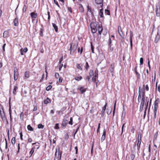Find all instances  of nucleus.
I'll return each instance as SVG.
<instances>
[{
    "mask_svg": "<svg viewBox=\"0 0 160 160\" xmlns=\"http://www.w3.org/2000/svg\"><path fill=\"white\" fill-rule=\"evenodd\" d=\"M98 71L97 69L95 71L94 73L92 70H90L89 72V75L87 77L86 79L88 80V81H89L90 78H92L91 81L95 82L96 78L98 76Z\"/></svg>",
    "mask_w": 160,
    "mask_h": 160,
    "instance_id": "nucleus-1",
    "label": "nucleus"
},
{
    "mask_svg": "<svg viewBox=\"0 0 160 160\" xmlns=\"http://www.w3.org/2000/svg\"><path fill=\"white\" fill-rule=\"evenodd\" d=\"M55 153L54 160H60L62 157V152L60 153L59 149H56Z\"/></svg>",
    "mask_w": 160,
    "mask_h": 160,
    "instance_id": "nucleus-2",
    "label": "nucleus"
},
{
    "mask_svg": "<svg viewBox=\"0 0 160 160\" xmlns=\"http://www.w3.org/2000/svg\"><path fill=\"white\" fill-rule=\"evenodd\" d=\"M0 115L1 118L2 120H4L5 119V115L3 110V106L0 104Z\"/></svg>",
    "mask_w": 160,
    "mask_h": 160,
    "instance_id": "nucleus-3",
    "label": "nucleus"
},
{
    "mask_svg": "<svg viewBox=\"0 0 160 160\" xmlns=\"http://www.w3.org/2000/svg\"><path fill=\"white\" fill-rule=\"evenodd\" d=\"M14 80L16 81L18 79V70L17 68H14Z\"/></svg>",
    "mask_w": 160,
    "mask_h": 160,
    "instance_id": "nucleus-4",
    "label": "nucleus"
},
{
    "mask_svg": "<svg viewBox=\"0 0 160 160\" xmlns=\"http://www.w3.org/2000/svg\"><path fill=\"white\" fill-rule=\"evenodd\" d=\"M155 12L156 15L157 17L160 16V6L159 5L156 6Z\"/></svg>",
    "mask_w": 160,
    "mask_h": 160,
    "instance_id": "nucleus-5",
    "label": "nucleus"
},
{
    "mask_svg": "<svg viewBox=\"0 0 160 160\" xmlns=\"http://www.w3.org/2000/svg\"><path fill=\"white\" fill-rule=\"evenodd\" d=\"M145 102V98H143L142 99V101L140 104L139 111L140 112H142V110L143 108Z\"/></svg>",
    "mask_w": 160,
    "mask_h": 160,
    "instance_id": "nucleus-6",
    "label": "nucleus"
},
{
    "mask_svg": "<svg viewBox=\"0 0 160 160\" xmlns=\"http://www.w3.org/2000/svg\"><path fill=\"white\" fill-rule=\"evenodd\" d=\"M115 64L114 63L111 64V67L109 69V70L111 72L112 76L113 75V72L114 69Z\"/></svg>",
    "mask_w": 160,
    "mask_h": 160,
    "instance_id": "nucleus-7",
    "label": "nucleus"
},
{
    "mask_svg": "<svg viewBox=\"0 0 160 160\" xmlns=\"http://www.w3.org/2000/svg\"><path fill=\"white\" fill-rule=\"evenodd\" d=\"M78 89L81 92V93H83L86 92V88L80 86L78 88Z\"/></svg>",
    "mask_w": 160,
    "mask_h": 160,
    "instance_id": "nucleus-8",
    "label": "nucleus"
},
{
    "mask_svg": "<svg viewBox=\"0 0 160 160\" xmlns=\"http://www.w3.org/2000/svg\"><path fill=\"white\" fill-rule=\"evenodd\" d=\"M106 131L105 129H104L103 130V134L102 135L101 138V141L102 142L105 139L106 137Z\"/></svg>",
    "mask_w": 160,
    "mask_h": 160,
    "instance_id": "nucleus-9",
    "label": "nucleus"
},
{
    "mask_svg": "<svg viewBox=\"0 0 160 160\" xmlns=\"http://www.w3.org/2000/svg\"><path fill=\"white\" fill-rule=\"evenodd\" d=\"M72 43H71L70 49H69V50H70L71 51L72 50L73 51H74L76 50V49L77 48V45H73L72 48Z\"/></svg>",
    "mask_w": 160,
    "mask_h": 160,
    "instance_id": "nucleus-10",
    "label": "nucleus"
},
{
    "mask_svg": "<svg viewBox=\"0 0 160 160\" xmlns=\"http://www.w3.org/2000/svg\"><path fill=\"white\" fill-rule=\"evenodd\" d=\"M28 50V48H24V49H23L22 48L20 50V54L21 55H23V52L26 53V52Z\"/></svg>",
    "mask_w": 160,
    "mask_h": 160,
    "instance_id": "nucleus-11",
    "label": "nucleus"
},
{
    "mask_svg": "<svg viewBox=\"0 0 160 160\" xmlns=\"http://www.w3.org/2000/svg\"><path fill=\"white\" fill-rule=\"evenodd\" d=\"M160 38V35H159V31H158L157 32V35L156 36L154 42H155L157 43L158 42V40H159Z\"/></svg>",
    "mask_w": 160,
    "mask_h": 160,
    "instance_id": "nucleus-12",
    "label": "nucleus"
},
{
    "mask_svg": "<svg viewBox=\"0 0 160 160\" xmlns=\"http://www.w3.org/2000/svg\"><path fill=\"white\" fill-rule=\"evenodd\" d=\"M102 30L103 29L102 27L99 25L98 26V28H97V30L98 31V32L99 34L101 35V34Z\"/></svg>",
    "mask_w": 160,
    "mask_h": 160,
    "instance_id": "nucleus-13",
    "label": "nucleus"
},
{
    "mask_svg": "<svg viewBox=\"0 0 160 160\" xmlns=\"http://www.w3.org/2000/svg\"><path fill=\"white\" fill-rule=\"evenodd\" d=\"M68 123V121L67 120H64L62 124V125L64 127H65L66 126L67 124Z\"/></svg>",
    "mask_w": 160,
    "mask_h": 160,
    "instance_id": "nucleus-14",
    "label": "nucleus"
},
{
    "mask_svg": "<svg viewBox=\"0 0 160 160\" xmlns=\"http://www.w3.org/2000/svg\"><path fill=\"white\" fill-rule=\"evenodd\" d=\"M18 18L16 17L15 18L14 20V25L15 26H17L18 25Z\"/></svg>",
    "mask_w": 160,
    "mask_h": 160,
    "instance_id": "nucleus-15",
    "label": "nucleus"
},
{
    "mask_svg": "<svg viewBox=\"0 0 160 160\" xmlns=\"http://www.w3.org/2000/svg\"><path fill=\"white\" fill-rule=\"evenodd\" d=\"M30 15L32 18H36L37 17V14L34 12H32L31 13Z\"/></svg>",
    "mask_w": 160,
    "mask_h": 160,
    "instance_id": "nucleus-16",
    "label": "nucleus"
},
{
    "mask_svg": "<svg viewBox=\"0 0 160 160\" xmlns=\"http://www.w3.org/2000/svg\"><path fill=\"white\" fill-rule=\"evenodd\" d=\"M138 142L137 144V149L138 150H139L140 148V145L141 143V140H140V139H138V140H137Z\"/></svg>",
    "mask_w": 160,
    "mask_h": 160,
    "instance_id": "nucleus-17",
    "label": "nucleus"
},
{
    "mask_svg": "<svg viewBox=\"0 0 160 160\" xmlns=\"http://www.w3.org/2000/svg\"><path fill=\"white\" fill-rule=\"evenodd\" d=\"M107 103L106 102H105V104L104 105V106L103 107L102 110L101 111V113L102 115H103L104 112L106 109V107L107 105Z\"/></svg>",
    "mask_w": 160,
    "mask_h": 160,
    "instance_id": "nucleus-18",
    "label": "nucleus"
},
{
    "mask_svg": "<svg viewBox=\"0 0 160 160\" xmlns=\"http://www.w3.org/2000/svg\"><path fill=\"white\" fill-rule=\"evenodd\" d=\"M97 27V24L94 22H92L91 23L90 27L91 28H95Z\"/></svg>",
    "mask_w": 160,
    "mask_h": 160,
    "instance_id": "nucleus-19",
    "label": "nucleus"
},
{
    "mask_svg": "<svg viewBox=\"0 0 160 160\" xmlns=\"http://www.w3.org/2000/svg\"><path fill=\"white\" fill-rule=\"evenodd\" d=\"M52 25L53 26V27L55 29V31L56 32H57L58 30V26L56 25L55 24L52 23Z\"/></svg>",
    "mask_w": 160,
    "mask_h": 160,
    "instance_id": "nucleus-20",
    "label": "nucleus"
},
{
    "mask_svg": "<svg viewBox=\"0 0 160 160\" xmlns=\"http://www.w3.org/2000/svg\"><path fill=\"white\" fill-rule=\"evenodd\" d=\"M82 78V77L81 76L78 75L76 76L75 77V79L77 81H79L81 80Z\"/></svg>",
    "mask_w": 160,
    "mask_h": 160,
    "instance_id": "nucleus-21",
    "label": "nucleus"
},
{
    "mask_svg": "<svg viewBox=\"0 0 160 160\" xmlns=\"http://www.w3.org/2000/svg\"><path fill=\"white\" fill-rule=\"evenodd\" d=\"M92 32L93 33H96V31H97V28H91Z\"/></svg>",
    "mask_w": 160,
    "mask_h": 160,
    "instance_id": "nucleus-22",
    "label": "nucleus"
},
{
    "mask_svg": "<svg viewBox=\"0 0 160 160\" xmlns=\"http://www.w3.org/2000/svg\"><path fill=\"white\" fill-rule=\"evenodd\" d=\"M144 85H143L142 86V98H144V96L145 95V88H144Z\"/></svg>",
    "mask_w": 160,
    "mask_h": 160,
    "instance_id": "nucleus-23",
    "label": "nucleus"
},
{
    "mask_svg": "<svg viewBox=\"0 0 160 160\" xmlns=\"http://www.w3.org/2000/svg\"><path fill=\"white\" fill-rule=\"evenodd\" d=\"M103 10L102 9H101L100 10L99 15H100V18H103Z\"/></svg>",
    "mask_w": 160,
    "mask_h": 160,
    "instance_id": "nucleus-24",
    "label": "nucleus"
},
{
    "mask_svg": "<svg viewBox=\"0 0 160 160\" xmlns=\"http://www.w3.org/2000/svg\"><path fill=\"white\" fill-rule=\"evenodd\" d=\"M51 101L48 98H47L44 101V103L46 104H48Z\"/></svg>",
    "mask_w": 160,
    "mask_h": 160,
    "instance_id": "nucleus-25",
    "label": "nucleus"
},
{
    "mask_svg": "<svg viewBox=\"0 0 160 160\" xmlns=\"http://www.w3.org/2000/svg\"><path fill=\"white\" fill-rule=\"evenodd\" d=\"M18 87L17 86H15L14 87V88L13 89L12 93L14 95H15L16 94V91L17 90H18Z\"/></svg>",
    "mask_w": 160,
    "mask_h": 160,
    "instance_id": "nucleus-26",
    "label": "nucleus"
},
{
    "mask_svg": "<svg viewBox=\"0 0 160 160\" xmlns=\"http://www.w3.org/2000/svg\"><path fill=\"white\" fill-rule=\"evenodd\" d=\"M24 76L26 78H28L30 76L29 72H25Z\"/></svg>",
    "mask_w": 160,
    "mask_h": 160,
    "instance_id": "nucleus-27",
    "label": "nucleus"
},
{
    "mask_svg": "<svg viewBox=\"0 0 160 160\" xmlns=\"http://www.w3.org/2000/svg\"><path fill=\"white\" fill-rule=\"evenodd\" d=\"M27 128L29 131H33V130L32 128L29 125H28L27 126Z\"/></svg>",
    "mask_w": 160,
    "mask_h": 160,
    "instance_id": "nucleus-28",
    "label": "nucleus"
},
{
    "mask_svg": "<svg viewBox=\"0 0 160 160\" xmlns=\"http://www.w3.org/2000/svg\"><path fill=\"white\" fill-rule=\"evenodd\" d=\"M159 102V99L158 98H157L155 102L154 106H158V104Z\"/></svg>",
    "mask_w": 160,
    "mask_h": 160,
    "instance_id": "nucleus-29",
    "label": "nucleus"
},
{
    "mask_svg": "<svg viewBox=\"0 0 160 160\" xmlns=\"http://www.w3.org/2000/svg\"><path fill=\"white\" fill-rule=\"evenodd\" d=\"M103 1V0H95L96 3L98 4H101Z\"/></svg>",
    "mask_w": 160,
    "mask_h": 160,
    "instance_id": "nucleus-30",
    "label": "nucleus"
},
{
    "mask_svg": "<svg viewBox=\"0 0 160 160\" xmlns=\"http://www.w3.org/2000/svg\"><path fill=\"white\" fill-rule=\"evenodd\" d=\"M132 36L131 35H130V46L131 47V48H132Z\"/></svg>",
    "mask_w": 160,
    "mask_h": 160,
    "instance_id": "nucleus-31",
    "label": "nucleus"
},
{
    "mask_svg": "<svg viewBox=\"0 0 160 160\" xmlns=\"http://www.w3.org/2000/svg\"><path fill=\"white\" fill-rule=\"evenodd\" d=\"M77 68L78 69H79L81 70H82V68L81 67V66L80 65V64H77L76 65Z\"/></svg>",
    "mask_w": 160,
    "mask_h": 160,
    "instance_id": "nucleus-32",
    "label": "nucleus"
},
{
    "mask_svg": "<svg viewBox=\"0 0 160 160\" xmlns=\"http://www.w3.org/2000/svg\"><path fill=\"white\" fill-rule=\"evenodd\" d=\"M89 66L88 64V63L87 62H86L85 63V69L87 70H88V68H89Z\"/></svg>",
    "mask_w": 160,
    "mask_h": 160,
    "instance_id": "nucleus-33",
    "label": "nucleus"
},
{
    "mask_svg": "<svg viewBox=\"0 0 160 160\" xmlns=\"http://www.w3.org/2000/svg\"><path fill=\"white\" fill-rule=\"evenodd\" d=\"M87 11H88V12H90L91 13V14H92V12L91 10V8H89L88 6L87 7Z\"/></svg>",
    "mask_w": 160,
    "mask_h": 160,
    "instance_id": "nucleus-34",
    "label": "nucleus"
},
{
    "mask_svg": "<svg viewBox=\"0 0 160 160\" xmlns=\"http://www.w3.org/2000/svg\"><path fill=\"white\" fill-rule=\"evenodd\" d=\"M11 142L12 144H15V138H12L11 140Z\"/></svg>",
    "mask_w": 160,
    "mask_h": 160,
    "instance_id": "nucleus-35",
    "label": "nucleus"
},
{
    "mask_svg": "<svg viewBox=\"0 0 160 160\" xmlns=\"http://www.w3.org/2000/svg\"><path fill=\"white\" fill-rule=\"evenodd\" d=\"M38 128H39L42 129L44 128V126L41 124H39L38 125Z\"/></svg>",
    "mask_w": 160,
    "mask_h": 160,
    "instance_id": "nucleus-36",
    "label": "nucleus"
},
{
    "mask_svg": "<svg viewBox=\"0 0 160 160\" xmlns=\"http://www.w3.org/2000/svg\"><path fill=\"white\" fill-rule=\"evenodd\" d=\"M80 6L79 7L80 10L81 12H83L84 9H83L82 6L81 4H80Z\"/></svg>",
    "mask_w": 160,
    "mask_h": 160,
    "instance_id": "nucleus-37",
    "label": "nucleus"
},
{
    "mask_svg": "<svg viewBox=\"0 0 160 160\" xmlns=\"http://www.w3.org/2000/svg\"><path fill=\"white\" fill-rule=\"evenodd\" d=\"M138 139H140V140H141V133L140 132L138 133V136L137 140H138Z\"/></svg>",
    "mask_w": 160,
    "mask_h": 160,
    "instance_id": "nucleus-38",
    "label": "nucleus"
},
{
    "mask_svg": "<svg viewBox=\"0 0 160 160\" xmlns=\"http://www.w3.org/2000/svg\"><path fill=\"white\" fill-rule=\"evenodd\" d=\"M72 118H70V121H68V123L71 125H72Z\"/></svg>",
    "mask_w": 160,
    "mask_h": 160,
    "instance_id": "nucleus-39",
    "label": "nucleus"
},
{
    "mask_svg": "<svg viewBox=\"0 0 160 160\" xmlns=\"http://www.w3.org/2000/svg\"><path fill=\"white\" fill-rule=\"evenodd\" d=\"M149 102V101H148L147 102V103L145 104V110L144 111H146L148 107V105Z\"/></svg>",
    "mask_w": 160,
    "mask_h": 160,
    "instance_id": "nucleus-40",
    "label": "nucleus"
},
{
    "mask_svg": "<svg viewBox=\"0 0 160 160\" xmlns=\"http://www.w3.org/2000/svg\"><path fill=\"white\" fill-rule=\"evenodd\" d=\"M52 88V86L51 85H49L46 88V90L47 91H48L51 88Z\"/></svg>",
    "mask_w": 160,
    "mask_h": 160,
    "instance_id": "nucleus-41",
    "label": "nucleus"
},
{
    "mask_svg": "<svg viewBox=\"0 0 160 160\" xmlns=\"http://www.w3.org/2000/svg\"><path fill=\"white\" fill-rule=\"evenodd\" d=\"M91 50H92V53H94V48L92 46V42L91 43Z\"/></svg>",
    "mask_w": 160,
    "mask_h": 160,
    "instance_id": "nucleus-42",
    "label": "nucleus"
},
{
    "mask_svg": "<svg viewBox=\"0 0 160 160\" xmlns=\"http://www.w3.org/2000/svg\"><path fill=\"white\" fill-rule=\"evenodd\" d=\"M105 13L108 15H110V11L108 10H105Z\"/></svg>",
    "mask_w": 160,
    "mask_h": 160,
    "instance_id": "nucleus-43",
    "label": "nucleus"
},
{
    "mask_svg": "<svg viewBox=\"0 0 160 160\" xmlns=\"http://www.w3.org/2000/svg\"><path fill=\"white\" fill-rule=\"evenodd\" d=\"M158 106H154V112H156V113H157V110H158Z\"/></svg>",
    "mask_w": 160,
    "mask_h": 160,
    "instance_id": "nucleus-44",
    "label": "nucleus"
},
{
    "mask_svg": "<svg viewBox=\"0 0 160 160\" xmlns=\"http://www.w3.org/2000/svg\"><path fill=\"white\" fill-rule=\"evenodd\" d=\"M59 124L58 123H56L55 124V126L54 127L55 129H59Z\"/></svg>",
    "mask_w": 160,
    "mask_h": 160,
    "instance_id": "nucleus-45",
    "label": "nucleus"
},
{
    "mask_svg": "<svg viewBox=\"0 0 160 160\" xmlns=\"http://www.w3.org/2000/svg\"><path fill=\"white\" fill-rule=\"evenodd\" d=\"M144 88H145V90H146L147 91L149 90V87L148 85H146L145 87L144 86Z\"/></svg>",
    "mask_w": 160,
    "mask_h": 160,
    "instance_id": "nucleus-46",
    "label": "nucleus"
},
{
    "mask_svg": "<svg viewBox=\"0 0 160 160\" xmlns=\"http://www.w3.org/2000/svg\"><path fill=\"white\" fill-rule=\"evenodd\" d=\"M140 65H142L143 63V58H141L140 59Z\"/></svg>",
    "mask_w": 160,
    "mask_h": 160,
    "instance_id": "nucleus-47",
    "label": "nucleus"
},
{
    "mask_svg": "<svg viewBox=\"0 0 160 160\" xmlns=\"http://www.w3.org/2000/svg\"><path fill=\"white\" fill-rule=\"evenodd\" d=\"M34 150L33 148H32L30 152V153L31 154V156L32 155L34 152Z\"/></svg>",
    "mask_w": 160,
    "mask_h": 160,
    "instance_id": "nucleus-48",
    "label": "nucleus"
},
{
    "mask_svg": "<svg viewBox=\"0 0 160 160\" xmlns=\"http://www.w3.org/2000/svg\"><path fill=\"white\" fill-rule=\"evenodd\" d=\"M26 10V6L24 5L22 9V11L23 12H25Z\"/></svg>",
    "mask_w": 160,
    "mask_h": 160,
    "instance_id": "nucleus-49",
    "label": "nucleus"
},
{
    "mask_svg": "<svg viewBox=\"0 0 160 160\" xmlns=\"http://www.w3.org/2000/svg\"><path fill=\"white\" fill-rule=\"evenodd\" d=\"M55 76L56 78H58L59 77V73H55Z\"/></svg>",
    "mask_w": 160,
    "mask_h": 160,
    "instance_id": "nucleus-50",
    "label": "nucleus"
},
{
    "mask_svg": "<svg viewBox=\"0 0 160 160\" xmlns=\"http://www.w3.org/2000/svg\"><path fill=\"white\" fill-rule=\"evenodd\" d=\"M9 114H11L12 110H11V107L10 105H9Z\"/></svg>",
    "mask_w": 160,
    "mask_h": 160,
    "instance_id": "nucleus-51",
    "label": "nucleus"
},
{
    "mask_svg": "<svg viewBox=\"0 0 160 160\" xmlns=\"http://www.w3.org/2000/svg\"><path fill=\"white\" fill-rule=\"evenodd\" d=\"M114 38V36L113 35H112L111 36V38H109V44H111V38Z\"/></svg>",
    "mask_w": 160,
    "mask_h": 160,
    "instance_id": "nucleus-52",
    "label": "nucleus"
},
{
    "mask_svg": "<svg viewBox=\"0 0 160 160\" xmlns=\"http://www.w3.org/2000/svg\"><path fill=\"white\" fill-rule=\"evenodd\" d=\"M79 129V126H78V128H77V129L76 130V131L74 133V135L75 136V134L77 133L78 131V129Z\"/></svg>",
    "mask_w": 160,
    "mask_h": 160,
    "instance_id": "nucleus-53",
    "label": "nucleus"
},
{
    "mask_svg": "<svg viewBox=\"0 0 160 160\" xmlns=\"http://www.w3.org/2000/svg\"><path fill=\"white\" fill-rule=\"evenodd\" d=\"M62 77L59 78L58 79V82L59 83H61L62 82Z\"/></svg>",
    "mask_w": 160,
    "mask_h": 160,
    "instance_id": "nucleus-54",
    "label": "nucleus"
},
{
    "mask_svg": "<svg viewBox=\"0 0 160 160\" xmlns=\"http://www.w3.org/2000/svg\"><path fill=\"white\" fill-rule=\"evenodd\" d=\"M37 107L36 106H34V108L33 110V111H35L37 110Z\"/></svg>",
    "mask_w": 160,
    "mask_h": 160,
    "instance_id": "nucleus-55",
    "label": "nucleus"
},
{
    "mask_svg": "<svg viewBox=\"0 0 160 160\" xmlns=\"http://www.w3.org/2000/svg\"><path fill=\"white\" fill-rule=\"evenodd\" d=\"M142 92V88L141 87H139V91H138V93H141Z\"/></svg>",
    "mask_w": 160,
    "mask_h": 160,
    "instance_id": "nucleus-56",
    "label": "nucleus"
},
{
    "mask_svg": "<svg viewBox=\"0 0 160 160\" xmlns=\"http://www.w3.org/2000/svg\"><path fill=\"white\" fill-rule=\"evenodd\" d=\"M125 125V123H123L122 126V133H121V134H122L123 133V128H124V126Z\"/></svg>",
    "mask_w": 160,
    "mask_h": 160,
    "instance_id": "nucleus-57",
    "label": "nucleus"
},
{
    "mask_svg": "<svg viewBox=\"0 0 160 160\" xmlns=\"http://www.w3.org/2000/svg\"><path fill=\"white\" fill-rule=\"evenodd\" d=\"M157 89L158 91L160 92V85H158L157 87Z\"/></svg>",
    "mask_w": 160,
    "mask_h": 160,
    "instance_id": "nucleus-58",
    "label": "nucleus"
},
{
    "mask_svg": "<svg viewBox=\"0 0 160 160\" xmlns=\"http://www.w3.org/2000/svg\"><path fill=\"white\" fill-rule=\"evenodd\" d=\"M135 73L137 75L138 78H139L140 76V74L139 73L137 72H135Z\"/></svg>",
    "mask_w": 160,
    "mask_h": 160,
    "instance_id": "nucleus-59",
    "label": "nucleus"
},
{
    "mask_svg": "<svg viewBox=\"0 0 160 160\" xmlns=\"http://www.w3.org/2000/svg\"><path fill=\"white\" fill-rule=\"evenodd\" d=\"M20 139L21 140H23V139H22V132H21L20 133Z\"/></svg>",
    "mask_w": 160,
    "mask_h": 160,
    "instance_id": "nucleus-60",
    "label": "nucleus"
},
{
    "mask_svg": "<svg viewBox=\"0 0 160 160\" xmlns=\"http://www.w3.org/2000/svg\"><path fill=\"white\" fill-rule=\"evenodd\" d=\"M44 74L43 73V74L42 75V77L41 78V80H40V82H42V81L43 80V79L44 78Z\"/></svg>",
    "mask_w": 160,
    "mask_h": 160,
    "instance_id": "nucleus-61",
    "label": "nucleus"
},
{
    "mask_svg": "<svg viewBox=\"0 0 160 160\" xmlns=\"http://www.w3.org/2000/svg\"><path fill=\"white\" fill-rule=\"evenodd\" d=\"M75 149L76 150V154H77L78 153V147L77 146H76L75 147Z\"/></svg>",
    "mask_w": 160,
    "mask_h": 160,
    "instance_id": "nucleus-62",
    "label": "nucleus"
},
{
    "mask_svg": "<svg viewBox=\"0 0 160 160\" xmlns=\"http://www.w3.org/2000/svg\"><path fill=\"white\" fill-rule=\"evenodd\" d=\"M54 0V2L55 3L56 5H57L58 6H59V5L58 4V2L56 1V0Z\"/></svg>",
    "mask_w": 160,
    "mask_h": 160,
    "instance_id": "nucleus-63",
    "label": "nucleus"
},
{
    "mask_svg": "<svg viewBox=\"0 0 160 160\" xmlns=\"http://www.w3.org/2000/svg\"><path fill=\"white\" fill-rule=\"evenodd\" d=\"M68 11H69L71 13L72 12V8L70 7H68Z\"/></svg>",
    "mask_w": 160,
    "mask_h": 160,
    "instance_id": "nucleus-64",
    "label": "nucleus"
}]
</instances>
